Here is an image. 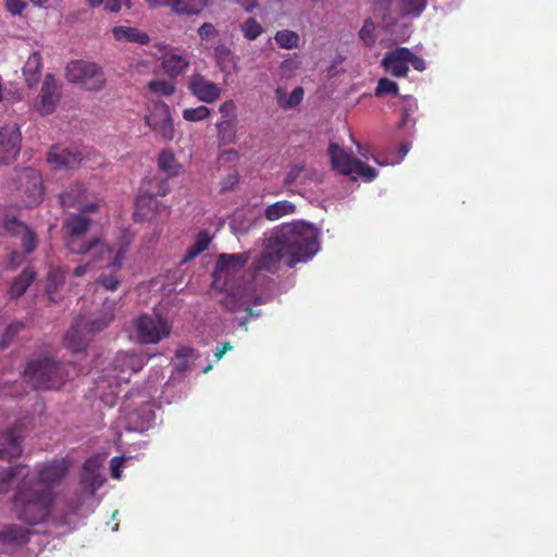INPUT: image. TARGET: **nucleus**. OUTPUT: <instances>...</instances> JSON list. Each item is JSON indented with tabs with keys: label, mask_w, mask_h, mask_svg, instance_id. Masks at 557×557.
I'll use <instances>...</instances> for the list:
<instances>
[{
	"label": "nucleus",
	"mask_w": 557,
	"mask_h": 557,
	"mask_svg": "<svg viewBox=\"0 0 557 557\" xmlns=\"http://www.w3.org/2000/svg\"><path fill=\"white\" fill-rule=\"evenodd\" d=\"M318 230L304 222L284 224L268 239L256 262L257 270L275 273L281 263L293 268L311 259L319 250Z\"/></svg>",
	"instance_id": "f257e3e1"
},
{
	"label": "nucleus",
	"mask_w": 557,
	"mask_h": 557,
	"mask_svg": "<svg viewBox=\"0 0 557 557\" xmlns=\"http://www.w3.org/2000/svg\"><path fill=\"white\" fill-rule=\"evenodd\" d=\"M249 258V252L221 253L216 258L212 287L225 293L221 304L228 311L239 310L253 295V283L244 270Z\"/></svg>",
	"instance_id": "f03ea898"
},
{
	"label": "nucleus",
	"mask_w": 557,
	"mask_h": 557,
	"mask_svg": "<svg viewBox=\"0 0 557 557\" xmlns=\"http://www.w3.org/2000/svg\"><path fill=\"white\" fill-rule=\"evenodd\" d=\"M55 497L50 488H41L34 480L24 478L13 494L12 509L20 521L37 525L50 517Z\"/></svg>",
	"instance_id": "7ed1b4c3"
},
{
	"label": "nucleus",
	"mask_w": 557,
	"mask_h": 557,
	"mask_svg": "<svg viewBox=\"0 0 557 557\" xmlns=\"http://www.w3.org/2000/svg\"><path fill=\"white\" fill-rule=\"evenodd\" d=\"M116 302L106 299L101 310L92 319L79 315L63 338L64 346L73 352L85 349L90 337L101 332L113 321Z\"/></svg>",
	"instance_id": "20e7f679"
},
{
	"label": "nucleus",
	"mask_w": 557,
	"mask_h": 557,
	"mask_svg": "<svg viewBox=\"0 0 557 557\" xmlns=\"http://www.w3.org/2000/svg\"><path fill=\"white\" fill-rule=\"evenodd\" d=\"M129 244L131 238L127 235H124L122 242L112 247L100 236L92 235L74 255L89 257V263L97 268L119 271L123 265Z\"/></svg>",
	"instance_id": "39448f33"
},
{
	"label": "nucleus",
	"mask_w": 557,
	"mask_h": 557,
	"mask_svg": "<svg viewBox=\"0 0 557 557\" xmlns=\"http://www.w3.org/2000/svg\"><path fill=\"white\" fill-rule=\"evenodd\" d=\"M70 367L50 358L32 360L24 370V379L36 389H59L69 379Z\"/></svg>",
	"instance_id": "423d86ee"
},
{
	"label": "nucleus",
	"mask_w": 557,
	"mask_h": 557,
	"mask_svg": "<svg viewBox=\"0 0 557 557\" xmlns=\"http://www.w3.org/2000/svg\"><path fill=\"white\" fill-rule=\"evenodd\" d=\"M135 336L143 345L158 344L168 338L172 325L160 314L144 313L134 320Z\"/></svg>",
	"instance_id": "0eeeda50"
},
{
	"label": "nucleus",
	"mask_w": 557,
	"mask_h": 557,
	"mask_svg": "<svg viewBox=\"0 0 557 557\" xmlns=\"http://www.w3.org/2000/svg\"><path fill=\"white\" fill-rule=\"evenodd\" d=\"M65 76L70 83L79 84L90 91H99L106 85L104 73L96 63L74 60L65 69Z\"/></svg>",
	"instance_id": "6e6552de"
},
{
	"label": "nucleus",
	"mask_w": 557,
	"mask_h": 557,
	"mask_svg": "<svg viewBox=\"0 0 557 557\" xmlns=\"http://www.w3.org/2000/svg\"><path fill=\"white\" fill-rule=\"evenodd\" d=\"M428 0H374L373 11L387 24H394V14L419 16L425 9Z\"/></svg>",
	"instance_id": "1a4fd4ad"
},
{
	"label": "nucleus",
	"mask_w": 557,
	"mask_h": 557,
	"mask_svg": "<svg viewBox=\"0 0 557 557\" xmlns=\"http://www.w3.org/2000/svg\"><path fill=\"white\" fill-rule=\"evenodd\" d=\"M92 221L81 214L67 216L62 225L65 248L72 255L83 248V245L92 237L89 235Z\"/></svg>",
	"instance_id": "9d476101"
},
{
	"label": "nucleus",
	"mask_w": 557,
	"mask_h": 557,
	"mask_svg": "<svg viewBox=\"0 0 557 557\" xmlns=\"http://www.w3.org/2000/svg\"><path fill=\"white\" fill-rule=\"evenodd\" d=\"M15 186L25 207H36L42 201L45 193L42 177L37 170L22 169L15 178Z\"/></svg>",
	"instance_id": "9b49d317"
},
{
	"label": "nucleus",
	"mask_w": 557,
	"mask_h": 557,
	"mask_svg": "<svg viewBox=\"0 0 557 557\" xmlns=\"http://www.w3.org/2000/svg\"><path fill=\"white\" fill-rule=\"evenodd\" d=\"M145 123L156 133L159 139L172 141L175 137V128L170 107L163 101H157L151 106L144 117Z\"/></svg>",
	"instance_id": "f8f14e48"
},
{
	"label": "nucleus",
	"mask_w": 557,
	"mask_h": 557,
	"mask_svg": "<svg viewBox=\"0 0 557 557\" xmlns=\"http://www.w3.org/2000/svg\"><path fill=\"white\" fill-rule=\"evenodd\" d=\"M70 462L64 458L52 459L37 467V476L33 478L41 488H50L60 485L69 473Z\"/></svg>",
	"instance_id": "ddd939ff"
},
{
	"label": "nucleus",
	"mask_w": 557,
	"mask_h": 557,
	"mask_svg": "<svg viewBox=\"0 0 557 557\" xmlns=\"http://www.w3.org/2000/svg\"><path fill=\"white\" fill-rule=\"evenodd\" d=\"M22 135L16 124L0 127V163L10 164L17 158L21 150Z\"/></svg>",
	"instance_id": "4468645a"
},
{
	"label": "nucleus",
	"mask_w": 557,
	"mask_h": 557,
	"mask_svg": "<svg viewBox=\"0 0 557 557\" xmlns=\"http://www.w3.org/2000/svg\"><path fill=\"white\" fill-rule=\"evenodd\" d=\"M147 362V358L133 351H120L113 359L112 367L116 376L128 381L133 373L139 372Z\"/></svg>",
	"instance_id": "2eb2a0df"
},
{
	"label": "nucleus",
	"mask_w": 557,
	"mask_h": 557,
	"mask_svg": "<svg viewBox=\"0 0 557 557\" xmlns=\"http://www.w3.org/2000/svg\"><path fill=\"white\" fill-rule=\"evenodd\" d=\"M89 193L82 184H75L69 190L60 195V202L63 208H75L83 212H94L98 205L89 201Z\"/></svg>",
	"instance_id": "dca6fc26"
},
{
	"label": "nucleus",
	"mask_w": 557,
	"mask_h": 557,
	"mask_svg": "<svg viewBox=\"0 0 557 557\" xmlns=\"http://www.w3.org/2000/svg\"><path fill=\"white\" fill-rule=\"evenodd\" d=\"M22 429L11 426L0 433V459L12 462L18 458L22 453Z\"/></svg>",
	"instance_id": "f3484780"
},
{
	"label": "nucleus",
	"mask_w": 557,
	"mask_h": 557,
	"mask_svg": "<svg viewBox=\"0 0 557 557\" xmlns=\"http://www.w3.org/2000/svg\"><path fill=\"white\" fill-rule=\"evenodd\" d=\"M162 213H168V208L162 206L152 193L141 190L135 199V220L143 222Z\"/></svg>",
	"instance_id": "a211bd4d"
},
{
	"label": "nucleus",
	"mask_w": 557,
	"mask_h": 557,
	"mask_svg": "<svg viewBox=\"0 0 557 557\" xmlns=\"http://www.w3.org/2000/svg\"><path fill=\"white\" fill-rule=\"evenodd\" d=\"M82 160L81 152L61 146H53L47 153V162L55 170L75 169Z\"/></svg>",
	"instance_id": "6ab92c4d"
},
{
	"label": "nucleus",
	"mask_w": 557,
	"mask_h": 557,
	"mask_svg": "<svg viewBox=\"0 0 557 557\" xmlns=\"http://www.w3.org/2000/svg\"><path fill=\"white\" fill-rule=\"evenodd\" d=\"M60 100V90L52 74H47L39 94L38 110L40 114H50L55 110Z\"/></svg>",
	"instance_id": "aec40b11"
},
{
	"label": "nucleus",
	"mask_w": 557,
	"mask_h": 557,
	"mask_svg": "<svg viewBox=\"0 0 557 557\" xmlns=\"http://www.w3.org/2000/svg\"><path fill=\"white\" fill-rule=\"evenodd\" d=\"M188 88L195 97L207 103L216 101L221 96L220 87L200 74L190 77Z\"/></svg>",
	"instance_id": "412c9836"
},
{
	"label": "nucleus",
	"mask_w": 557,
	"mask_h": 557,
	"mask_svg": "<svg viewBox=\"0 0 557 557\" xmlns=\"http://www.w3.org/2000/svg\"><path fill=\"white\" fill-rule=\"evenodd\" d=\"M406 55H409L408 48L406 47H399L386 52L381 61L384 71L398 78L406 77L409 72Z\"/></svg>",
	"instance_id": "4be33fe9"
},
{
	"label": "nucleus",
	"mask_w": 557,
	"mask_h": 557,
	"mask_svg": "<svg viewBox=\"0 0 557 557\" xmlns=\"http://www.w3.org/2000/svg\"><path fill=\"white\" fill-rule=\"evenodd\" d=\"M327 153L334 170L344 175H351V170L357 161V158H355L351 152L335 143H331Z\"/></svg>",
	"instance_id": "5701e85b"
},
{
	"label": "nucleus",
	"mask_w": 557,
	"mask_h": 557,
	"mask_svg": "<svg viewBox=\"0 0 557 557\" xmlns=\"http://www.w3.org/2000/svg\"><path fill=\"white\" fill-rule=\"evenodd\" d=\"M187 53L178 52L176 49L166 51L162 57V69L166 75L174 78L186 72L189 66Z\"/></svg>",
	"instance_id": "b1692460"
},
{
	"label": "nucleus",
	"mask_w": 557,
	"mask_h": 557,
	"mask_svg": "<svg viewBox=\"0 0 557 557\" xmlns=\"http://www.w3.org/2000/svg\"><path fill=\"white\" fill-rule=\"evenodd\" d=\"M32 532L18 524L4 525L0 530V542L8 545L20 546L29 541Z\"/></svg>",
	"instance_id": "393cba45"
},
{
	"label": "nucleus",
	"mask_w": 557,
	"mask_h": 557,
	"mask_svg": "<svg viewBox=\"0 0 557 557\" xmlns=\"http://www.w3.org/2000/svg\"><path fill=\"white\" fill-rule=\"evenodd\" d=\"M115 40L138 44L141 46L150 42V37L147 33L131 26H115L112 29Z\"/></svg>",
	"instance_id": "a878e982"
},
{
	"label": "nucleus",
	"mask_w": 557,
	"mask_h": 557,
	"mask_svg": "<svg viewBox=\"0 0 557 557\" xmlns=\"http://www.w3.org/2000/svg\"><path fill=\"white\" fill-rule=\"evenodd\" d=\"M149 9L169 8L172 13L177 15H195L199 11L186 4L183 0H144Z\"/></svg>",
	"instance_id": "bb28decb"
},
{
	"label": "nucleus",
	"mask_w": 557,
	"mask_h": 557,
	"mask_svg": "<svg viewBox=\"0 0 557 557\" xmlns=\"http://www.w3.org/2000/svg\"><path fill=\"white\" fill-rule=\"evenodd\" d=\"M274 95L277 106L283 110H289L296 108L301 103L305 91L302 87H296L288 95L285 88L277 87L274 90Z\"/></svg>",
	"instance_id": "cd10ccee"
},
{
	"label": "nucleus",
	"mask_w": 557,
	"mask_h": 557,
	"mask_svg": "<svg viewBox=\"0 0 557 557\" xmlns=\"http://www.w3.org/2000/svg\"><path fill=\"white\" fill-rule=\"evenodd\" d=\"M41 67H42L41 54L38 51L33 52L28 57V59L23 67V74L25 76V81L29 88H34L38 85Z\"/></svg>",
	"instance_id": "c85d7f7f"
},
{
	"label": "nucleus",
	"mask_w": 557,
	"mask_h": 557,
	"mask_svg": "<svg viewBox=\"0 0 557 557\" xmlns=\"http://www.w3.org/2000/svg\"><path fill=\"white\" fill-rule=\"evenodd\" d=\"M36 272L27 267L23 272L16 276L9 289V294L12 298H18L25 294L29 285L35 281Z\"/></svg>",
	"instance_id": "c756f323"
},
{
	"label": "nucleus",
	"mask_w": 557,
	"mask_h": 557,
	"mask_svg": "<svg viewBox=\"0 0 557 557\" xmlns=\"http://www.w3.org/2000/svg\"><path fill=\"white\" fill-rule=\"evenodd\" d=\"M295 205L288 200L276 201L265 208L264 216L269 221H276L295 212Z\"/></svg>",
	"instance_id": "7c9ffc66"
},
{
	"label": "nucleus",
	"mask_w": 557,
	"mask_h": 557,
	"mask_svg": "<svg viewBox=\"0 0 557 557\" xmlns=\"http://www.w3.org/2000/svg\"><path fill=\"white\" fill-rule=\"evenodd\" d=\"M218 129V139L220 146H226L235 143L236 138V128L235 121L231 120H221L216 124Z\"/></svg>",
	"instance_id": "2f4dec72"
},
{
	"label": "nucleus",
	"mask_w": 557,
	"mask_h": 557,
	"mask_svg": "<svg viewBox=\"0 0 557 557\" xmlns=\"http://www.w3.org/2000/svg\"><path fill=\"white\" fill-rule=\"evenodd\" d=\"M239 30L243 37L249 41L257 40L263 33V26L257 21L256 17H248L239 25Z\"/></svg>",
	"instance_id": "473e14b6"
},
{
	"label": "nucleus",
	"mask_w": 557,
	"mask_h": 557,
	"mask_svg": "<svg viewBox=\"0 0 557 557\" xmlns=\"http://www.w3.org/2000/svg\"><path fill=\"white\" fill-rule=\"evenodd\" d=\"M211 237L208 232H199L196 236L195 243L187 249L185 260H190L209 248Z\"/></svg>",
	"instance_id": "72a5a7b5"
},
{
	"label": "nucleus",
	"mask_w": 557,
	"mask_h": 557,
	"mask_svg": "<svg viewBox=\"0 0 557 557\" xmlns=\"http://www.w3.org/2000/svg\"><path fill=\"white\" fill-rule=\"evenodd\" d=\"M158 166L169 176L176 175L178 171L176 158L171 151L164 150L159 154Z\"/></svg>",
	"instance_id": "f704fd0d"
},
{
	"label": "nucleus",
	"mask_w": 557,
	"mask_h": 557,
	"mask_svg": "<svg viewBox=\"0 0 557 557\" xmlns=\"http://www.w3.org/2000/svg\"><path fill=\"white\" fill-rule=\"evenodd\" d=\"M274 39L281 48L294 49L298 47L300 38L296 32L283 29L276 32Z\"/></svg>",
	"instance_id": "c9c22d12"
},
{
	"label": "nucleus",
	"mask_w": 557,
	"mask_h": 557,
	"mask_svg": "<svg viewBox=\"0 0 557 557\" xmlns=\"http://www.w3.org/2000/svg\"><path fill=\"white\" fill-rule=\"evenodd\" d=\"M196 350L188 346H182L176 350L174 366L178 372H185L189 368V359L195 357Z\"/></svg>",
	"instance_id": "e433bc0d"
},
{
	"label": "nucleus",
	"mask_w": 557,
	"mask_h": 557,
	"mask_svg": "<svg viewBox=\"0 0 557 557\" xmlns=\"http://www.w3.org/2000/svg\"><path fill=\"white\" fill-rule=\"evenodd\" d=\"M375 24L371 18H367L359 32L360 39L364 42L366 46L371 47L376 41L375 35Z\"/></svg>",
	"instance_id": "4c0bfd02"
},
{
	"label": "nucleus",
	"mask_w": 557,
	"mask_h": 557,
	"mask_svg": "<svg viewBox=\"0 0 557 557\" xmlns=\"http://www.w3.org/2000/svg\"><path fill=\"white\" fill-rule=\"evenodd\" d=\"M351 174L362 177L367 182L373 181L377 176V172L374 168L366 164L364 162L357 159L351 170Z\"/></svg>",
	"instance_id": "58836bf2"
},
{
	"label": "nucleus",
	"mask_w": 557,
	"mask_h": 557,
	"mask_svg": "<svg viewBox=\"0 0 557 557\" xmlns=\"http://www.w3.org/2000/svg\"><path fill=\"white\" fill-rule=\"evenodd\" d=\"M398 90H399L398 85L395 82H393L386 77H383V78H380L377 82V85L375 88V96L376 97H383L385 95L397 96Z\"/></svg>",
	"instance_id": "ea45409f"
},
{
	"label": "nucleus",
	"mask_w": 557,
	"mask_h": 557,
	"mask_svg": "<svg viewBox=\"0 0 557 557\" xmlns=\"http://www.w3.org/2000/svg\"><path fill=\"white\" fill-rule=\"evenodd\" d=\"M24 329L25 324L21 321H14L10 323L2 335L1 348H7L12 339Z\"/></svg>",
	"instance_id": "a19ab883"
},
{
	"label": "nucleus",
	"mask_w": 557,
	"mask_h": 557,
	"mask_svg": "<svg viewBox=\"0 0 557 557\" xmlns=\"http://www.w3.org/2000/svg\"><path fill=\"white\" fill-rule=\"evenodd\" d=\"M210 115V109L206 106L189 108L183 111V117L189 122L202 121Z\"/></svg>",
	"instance_id": "79ce46f5"
},
{
	"label": "nucleus",
	"mask_w": 557,
	"mask_h": 557,
	"mask_svg": "<svg viewBox=\"0 0 557 557\" xmlns=\"http://www.w3.org/2000/svg\"><path fill=\"white\" fill-rule=\"evenodd\" d=\"M148 86L151 91L165 97L173 95L175 91L174 84L168 81H151Z\"/></svg>",
	"instance_id": "37998d69"
},
{
	"label": "nucleus",
	"mask_w": 557,
	"mask_h": 557,
	"mask_svg": "<svg viewBox=\"0 0 557 557\" xmlns=\"http://www.w3.org/2000/svg\"><path fill=\"white\" fill-rule=\"evenodd\" d=\"M97 284H99L101 287H103L107 290H116L121 285V280L114 273L101 274L97 278Z\"/></svg>",
	"instance_id": "c03bdc74"
},
{
	"label": "nucleus",
	"mask_w": 557,
	"mask_h": 557,
	"mask_svg": "<svg viewBox=\"0 0 557 557\" xmlns=\"http://www.w3.org/2000/svg\"><path fill=\"white\" fill-rule=\"evenodd\" d=\"M17 468L11 466L3 471L0 478V494L8 492L12 479L17 475Z\"/></svg>",
	"instance_id": "a18cd8bd"
},
{
	"label": "nucleus",
	"mask_w": 557,
	"mask_h": 557,
	"mask_svg": "<svg viewBox=\"0 0 557 557\" xmlns=\"http://www.w3.org/2000/svg\"><path fill=\"white\" fill-rule=\"evenodd\" d=\"M65 276L66 271L63 268H51L48 273L49 284L57 288L59 285L64 283Z\"/></svg>",
	"instance_id": "49530a36"
},
{
	"label": "nucleus",
	"mask_w": 557,
	"mask_h": 557,
	"mask_svg": "<svg viewBox=\"0 0 557 557\" xmlns=\"http://www.w3.org/2000/svg\"><path fill=\"white\" fill-rule=\"evenodd\" d=\"M239 175L237 172H232L227 174L220 183V189L222 193H226L233 190L234 187L238 184Z\"/></svg>",
	"instance_id": "de8ad7c7"
},
{
	"label": "nucleus",
	"mask_w": 557,
	"mask_h": 557,
	"mask_svg": "<svg viewBox=\"0 0 557 557\" xmlns=\"http://www.w3.org/2000/svg\"><path fill=\"white\" fill-rule=\"evenodd\" d=\"M219 110L222 114V120H231V121L236 120V106H235L234 101L228 100V101L223 102L220 106Z\"/></svg>",
	"instance_id": "09e8293b"
},
{
	"label": "nucleus",
	"mask_w": 557,
	"mask_h": 557,
	"mask_svg": "<svg viewBox=\"0 0 557 557\" xmlns=\"http://www.w3.org/2000/svg\"><path fill=\"white\" fill-rule=\"evenodd\" d=\"M123 5H125L127 9H131L132 0H107L104 3V10L112 13H117L121 11Z\"/></svg>",
	"instance_id": "8fccbe9b"
},
{
	"label": "nucleus",
	"mask_w": 557,
	"mask_h": 557,
	"mask_svg": "<svg viewBox=\"0 0 557 557\" xmlns=\"http://www.w3.org/2000/svg\"><path fill=\"white\" fill-rule=\"evenodd\" d=\"M408 54L406 55L407 63L411 64L412 67L419 72H422L425 70V62L421 57L416 55L409 48H408Z\"/></svg>",
	"instance_id": "3c124183"
},
{
	"label": "nucleus",
	"mask_w": 557,
	"mask_h": 557,
	"mask_svg": "<svg viewBox=\"0 0 557 557\" xmlns=\"http://www.w3.org/2000/svg\"><path fill=\"white\" fill-rule=\"evenodd\" d=\"M27 256L28 255H26L24 251L20 252V251L13 250L9 255V259H8L9 267L11 269H16L24 262V260Z\"/></svg>",
	"instance_id": "603ef678"
},
{
	"label": "nucleus",
	"mask_w": 557,
	"mask_h": 557,
	"mask_svg": "<svg viewBox=\"0 0 557 557\" xmlns=\"http://www.w3.org/2000/svg\"><path fill=\"white\" fill-rule=\"evenodd\" d=\"M5 8L11 14L18 15L26 8V2L23 0H7Z\"/></svg>",
	"instance_id": "864d4df0"
},
{
	"label": "nucleus",
	"mask_w": 557,
	"mask_h": 557,
	"mask_svg": "<svg viewBox=\"0 0 557 557\" xmlns=\"http://www.w3.org/2000/svg\"><path fill=\"white\" fill-rule=\"evenodd\" d=\"M198 35L202 38V39H209V38H213L218 35V30L216 28L214 27L213 24L211 23H203L199 28H198Z\"/></svg>",
	"instance_id": "5fc2aeb1"
},
{
	"label": "nucleus",
	"mask_w": 557,
	"mask_h": 557,
	"mask_svg": "<svg viewBox=\"0 0 557 557\" xmlns=\"http://www.w3.org/2000/svg\"><path fill=\"white\" fill-rule=\"evenodd\" d=\"M304 169H305L304 165H299V164L294 165L289 170V172L286 174V176L284 178V185L289 186L293 183H295L297 181V178L299 177V175L302 173Z\"/></svg>",
	"instance_id": "6e6d98bb"
},
{
	"label": "nucleus",
	"mask_w": 557,
	"mask_h": 557,
	"mask_svg": "<svg viewBox=\"0 0 557 557\" xmlns=\"http://www.w3.org/2000/svg\"><path fill=\"white\" fill-rule=\"evenodd\" d=\"M124 465V459L122 457H113L110 460V470H111V476L113 479H121V468Z\"/></svg>",
	"instance_id": "4d7b16f0"
},
{
	"label": "nucleus",
	"mask_w": 557,
	"mask_h": 557,
	"mask_svg": "<svg viewBox=\"0 0 557 557\" xmlns=\"http://www.w3.org/2000/svg\"><path fill=\"white\" fill-rule=\"evenodd\" d=\"M214 54H215L218 62L220 64H222L223 62L228 60V58L232 54V51L227 46L220 45V46L215 47Z\"/></svg>",
	"instance_id": "13d9d810"
},
{
	"label": "nucleus",
	"mask_w": 557,
	"mask_h": 557,
	"mask_svg": "<svg viewBox=\"0 0 557 557\" xmlns=\"http://www.w3.org/2000/svg\"><path fill=\"white\" fill-rule=\"evenodd\" d=\"M170 190L168 180H160L157 184V189L152 193L154 196H165Z\"/></svg>",
	"instance_id": "bf43d9fd"
},
{
	"label": "nucleus",
	"mask_w": 557,
	"mask_h": 557,
	"mask_svg": "<svg viewBox=\"0 0 557 557\" xmlns=\"http://www.w3.org/2000/svg\"><path fill=\"white\" fill-rule=\"evenodd\" d=\"M247 13H251L258 7V0H235Z\"/></svg>",
	"instance_id": "052dcab7"
},
{
	"label": "nucleus",
	"mask_w": 557,
	"mask_h": 557,
	"mask_svg": "<svg viewBox=\"0 0 557 557\" xmlns=\"http://www.w3.org/2000/svg\"><path fill=\"white\" fill-rule=\"evenodd\" d=\"M410 148H411V145L408 141H404L400 144L399 149H398L399 160H403L405 158V156L408 153Z\"/></svg>",
	"instance_id": "680f3d73"
},
{
	"label": "nucleus",
	"mask_w": 557,
	"mask_h": 557,
	"mask_svg": "<svg viewBox=\"0 0 557 557\" xmlns=\"http://www.w3.org/2000/svg\"><path fill=\"white\" fill-rule=\"evenodd\" d=\"M89 265H90V263H89V262H88V263H86V264L77 265V267L74 269V271H73L74 276H76V277L83 276V275L87 272V270H88Z\"/></svg>",
	"instance_id": "e2e57ef3"
},
{
	"label": "nucleus",
	"mask_w": 557,
	"mask_h": 557,
	"mask_svg": "<svg viewBox=\"0 0 557 557\" xmlns=\"http://www.w3.org/2000/svg\"><path fill=\"white\" fill-rule=\"evenodd\" d=\"M404 99L407 102L405 108H407L409 113L412 112L417 108L416 101L410 96H406Z\"/></svg>",
	"instance_id": "0e129e2a"
},
{
	"label": "nucleus",
	"mask_w": 557,
	"mask_h": 557,
	"mask_svg": "<svg viewBox=\"0 0 557 557\" xmlns=\"http://www.w3.org/2000/svg\"><path fill=\"white\" fill-rule=\"evenodd\" d=\"M295 64V61L294 60H284L282 63H281V69L283 71H285L286 69H292Z\"/></svg>",
	"instance_id": "69168bd1"
},
{
	"label": "nucleus",
	"mask_w": 557,
	"mask_h": 557,
	"mask_svg": "<svg viewBox=\"0 0 557 557\" xmlns=\"http://www.w3.org/2000/svg\"><path fill=\"white\" fill-rule=\"evenodd\" d=\"M409 115H410V113L407 111V108H404L403 119H401V122H400V126H405L408 123Z\"/></svg>",
	"instance_id": "338daca9"
},
{
	"label": "nucleus",
	"mask_w": 557,
	"mask_h": 557,
	"mask_svg": "<svg viewBox=\"0 0 557 557\" xmlns=\"http://www.w3.org/2000/svg\"><path fill=\"white\" fill-rule=\"evenodd\" d=\"M90 8H98L103 3V0H87Z\"/></svg>",
	"instance_id": "774afa93"
}]
</instances>
